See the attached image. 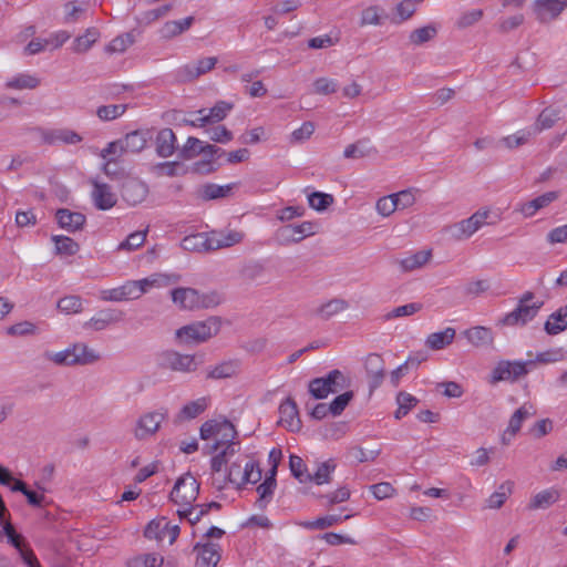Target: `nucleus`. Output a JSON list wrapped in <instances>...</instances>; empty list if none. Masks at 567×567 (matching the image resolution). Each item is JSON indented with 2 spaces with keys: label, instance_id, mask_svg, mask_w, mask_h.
<instances>
[{
  "label": "nucleus",
  "instance_id": "obj_17",
  "mask_svg": "<svg viewBox=\"0 0 567 567\" xmlns=\"http://www.w3.org/2000/svg\"><path fill=\"white\" fill-rule=\"evenodd\" d=\"M91 184L93 186L91 198L97 209L109 210L116 205L117 197L115 193L112 192V187L109 184L99 182L97 179H91Z\"/></svg>",
  "mask_w": 567,
  "mask_h": 567
},
{
  "label": "nucleus",
  "instance_id": "obj_22",
  "mask_svg": "<svg viewBox=\"0 0 567 567\" xmlns=\"http://www.w3.org/2000/svg\"><path fill=\"white\" fill-rule=\"evenodd\" d=\"M123 311L117 309H103L92 317L84 327L92 328L95 331L104 330L112 323H116L123 319Z\"/></svg>",
  "mask_w": 567,
  "mask_h": 567
},
{
  "label": "nucleus",
  "instance_id": "obj_28",
  "mask_svg": "<svg viewBox=\"0 0 567 567\" xmlns=\"http://www.w3.org/2000/svg\"><path fill=\"white\" fill-rule=\"evenodd\" d=\"M558 120H560V110L554 106H548L540 112L534 125L529 128L534 135H537L545 130L551 128Z\"/></svg>",
  "mask_w": 567,
  "mask_h": 567
},
{
  "label": "nucleus",
  "instance_id": "obj_29",
  "mask_svg": "<svg viewBox=\"0 0 567 567\" xmlns=\"http://www.w3.org/2000/svg\"><path fill=\"white\" fill-rule=\"evenodd\" d=\"M194 17H186L181 20L167 21L159 30L162 39L171 40L187 31L194 23Z\"/></svg>",
  "mask_w": 567,
  "mask_h": 567
},
{
  "label": "nucleus",
  "instance_id": "obj_23",
  "mask_svg": "<svg viewBox=\"0 0 567 567\" xmlns=\"http://www.w3.org/2000/svg\"><path fill=\"white\" fill-rule=\"evenodd\" d=\"M463 336L468 343L476 348L492 347L494 343V333L491 328L476 326L463 331Z\"/></svg>",
  "mask_w": 567,
  "mask_h": 567
},
{
  "label": "nucleus",
  "instance_id": "obj_3",
  "mask_svg": "<svg viewBox=\"0 0 567 567\" xmlns=\"http://www.w3.org/2000/svg\"><path fill=\"white\" fill-rule=\"evenodd\" d=\"M199 434L202 440L215 437V442L206 446V453L213 454L223 447L224 444L231 443L237 436V431L228 420H209L202 424Z\"/></svg>",
  "mask_w": 567,
  "mask_h": 567
},
{
  "label": "nucleus",
  "instance_id": "obj_9",
  "mask_svg": "<svg viewBox=\"0 0 567 567\" xmlns=\"http://www.w3.org/2000/svg\"><path fill=\"white\" fill-rule=\"evenodd\" d=\"M535 361H508L502 360L492 371L491 382L501 381L515 382L529 372V367H534Z\"/></svg>",
  "mask_w": 567,
  "mask_h": 567
},
{
  "label": "nucleus",
  "instance_id": "obj_25",
  "mask_svg": "<svg viewBox=\"0 0 567 567\" xmlns=\"http://www.w3.org/2000/svg\"><path fill=\"white\" fill-rule=\"evenodd\" d=\"M239 369L240 361L237 359H230L208 368L206 378L213 380L233 378L237 375Z\"/></svg>",
  "mask_w": 567,
  "mask_h": 567
},
{
  "label": "nucleus",
  "instance_id": "obj_37",
  "mask_svg": "<svg viewBox=\"0 0 567 567\" xmlns=\"http://www.w3.org/2000/svg\"><path fill=\"white\" fill-rule=\"evenodd\" d=\"M535 414L534 406L532 404H523L519 409H517L514 414L511 416L507 433L511 436H515L517 432L520 430L523 422L533 416Z\"/></svg>",
  "mask_w": 567,
  "mask_h": 567
},
{
  "label": "nucleus",
  "instance_id": "obj_12",
  "mask_svg": "<svg viewBox=\"0 0 567 567\" xmlns=\"http://www.w3.org/2000/svg\"><path fill=\"white\" fill-rule=\"evenodd\" d=\"M318 225L313 221H302L298 225H286L277 230V237L281 244L299 243L306 237L317 233Z\"/></svg>",
  "mask_w": 567,
  "mask_h": 567
},
{
  "label": "nucleus",
  "instance_id": "obj_16",
  "mask_svg": "<svg viewBox=\"0 0 567 567\" xmlns=\"http://www.w3.org/2000/svg\"><path fill=\"white\" fill-rule=\"evenodd\" d=\"M364 369L369 383L370 393L377 390L385 378V363L378 353H370L364 360Z\"/></svg>",
  "mask_w": 567,
  "mask_h": 567
},
{
  "label": "nucleus",
  "instance_id": "obj_42",
  "mask_svg": "<svg viewBox=\"0 0 567 567\" xmlns=\"http://www.w3.org/2000/svg\"><path fill=\"white\" fill-rule=\"evenodd\" d=\"M233 188H234V184L217 185V184L209 183L202 187L200 195H202V198L205 200L226 198V197L230 196Z\"/></svg>",
  "mask_w": 567,
  "mask_h": 567
},
{
  "label": "nucleus",
  "instance_id": "obj_53",
  "mask_svg": "<svg viewBox=\"0 0 567 567\" xmlns=\"http://www.w3.org/2000/svg\"><path fill=\"white\" fill-rule=\"evenodd\" d=\"M334 202V198L331 194L322 193V192H312L308 195L309 206L317 210L323 212L329 206H331Z\"/></svg>",
  "mask_w": 567,
  "mask_h": 567
},
{
  "label": "nucleus",
  "instance_id": "obj_62",
  "mask_svg": "<svg viewBox=\"0 0 567 567\" xmlns=\"http://www.w3.org/2000/svg\"><path fill=\"white\" fill-rule=\"evenodd\" d=\"M261 480V470L257 462H247L243 475L240 476V486L251 483L255 484Z\"/></svg>",
  "mask_w": 567,
  "mask_h": 567
},
{
  "label": "nucleus",
  "instance_id": "obj_6",
  "mask_svg": "<svg viewBox=\"0 0 567 567\" xmlns=\"http://www.w3.org/2000/svg\"><path fill=\"white\" fill-rule=\"evenodd\" d=\"M167 416L168 411L165 408L143 413L136 420L135 426L133 429L134 437L138 441H144L154 436Z\"/></svg>",
  "mask_w": 567,
  "mask_h": 567
},
{
  "label": "nucleus",
  "instance_id": "obj_56",
  "mask_svg": "<svg viewBox=\"0 0 567 567\" xmlns=\"http://www.w3.org/2000/svg\"><path fill=\"white\" fill-rule=\"evenodd\" d=\"M146 236H147V229L134 231V233L130 234L126 237V239L118 245L117 250L133 251V250L140 248L141 246H143V244L146 240Z\"/></svg>",
  "mask_w": 567,
  "mask_h": 567
},
{
  "label": "nucleus",
  "instance_id": "obj_13",
  "mask_svg": "<svg viewBox=\"0 0 567 567\" xmlns=\"http://www.w3.org/2000/svg\"><path fill=\"white\" fill-rule=\"evenodd\" d=\"M542 306L543 302H534L533 305H517L513 311L501 318L497 324L501 327L525 326L536 317Z\"/></svg>",
  "mask_w": 567,
  "mask_h": 567
},
{
  "label": "nucleus",
  "instance_id": "obj_50",
  "mask_svg": "<svg viewBox=\"0 0 567 567\" xmlns=\"http://www.w3.org/2000/svg\"><path fill=\"white\" fill-rule=\"evenodd\" d=\"M276 486V478L266 477L265 481L257 487L259 498L256 504L259 508H265L267 506L274 495Z\"/></svg>",
  "mask_w": 567,
  "mask_h": 567
},
{
  "label": "nucleus",
  "instance_id": "obj_49",
  "mask_svg": "<svg viewBox=\"0 0 567 567\" xmlns=\"http://www.w3.org/2000/svg\"><path fill=\"white\" fill-rule=\"evenodd\" d=\"M181 280V276L176 274H155L148 278L142 279L146 290L150 287H167L174 284H177Z\"/></svg>",
  "mask_w": 567,
  "mask_h": 567
},
{
  "label": "nucleus",
  "instance_id": "obj_63",
  "mask_svg": "<svg viewBox=\"0 0 567 567\" xmlns=\"http://www.w3.org/2000/svg\"><path fill=\"white\" fill-rule=\"evenodd\" d=\"M565 359V351L563 348H555L550 350H546L543 352H538L535 358V364H548L563 361Z\"/></svg>",
  "mask_w": 567,
  "mask_h": 567
},
{
  "label": "nucleus",
  "instance_id": "obj_10",
  "mask_svg": "<svg viewBox=\"0 0 567 567\" xmlns=\"http://www.w3.org/2000/svg\"><path fill=\"white\" fill-rule=\"evenodd\" d=\"M567 9V0H534L532 11L540 24H549Z\"/></svg>",
  "mask_w": 567,
  "mask_h": 567
},
{
  "label": "nucleus",
  "instance_id": "obj_55",
  "mask_svg": "<svg viewBox=\"0 0 567 567\" xmlns=\"http://www.w3.org/2000/svg\"><path fill=\"white\" fill-rule=\"evenodd\" d=\"M289 467L292 475L300 483H308L310 480V473H308L306 464L303 460L298 455H290L289 457Z\"/></svg>",
  "mask_w": 567,
  "mask_h": 567
},
{
  "label": "nucleus",
  "instance_id": "obj_2",
  "mask_svg": "<svg viewBox=\"0 0 567 567\" xmlns=\"http://www.w3.org/2000/svg\"><path fill=\"white\" fill-rule=\"evenodd\" d=\"M221 328L219 317H208L203 321H195L176 330V338L185 344L202 343L216 336Z\"/></svg>",
  "mask_w": 567,
  "mask_h": 567
},
{
  "label": "nucleus",
  "instance_id": "obj_4",
  "mask_svg": "<svg viewBox=\"0 0 567 567\" xmlns=\"http://www.w3.org/2000/svg\"><path fill=\"white\" fill-rule=\"evenodd\" d=\"M489 217L491 210L488 208H481L468 218L452 225L450 227L451 236L456 240L467 239L483 226L496 223V220H488Z\"/></svg>",
  "mask_w": 567,
  "mask_h": 567
},
{
  "label": "nucleus",
  "instance_id": "obj_40",
  "mask_svg": "<svg viewBox=\"0 0 567 567\" xmlns=\"http://www.w3.org/2000/svg\"><path fill=\"white\" fill-rule=\"evenodd\" d=\"M514 488V482L512 481H505L502 483L497 491L494 492L487 499H486V507L492 509H498L501 508L504 503L506 502L507 497L512 494Z\"/></svg>",
  "mask_w": 567,
  "mask_h": 567
},
{
  "label": "nucleus",
  "instance_id": "obj_59",
  "mask_svg": "<svg viewBox=\"0 0 567 567\" xmlns=\"http://www.w3.org/2000/svg\"><path fill=\"white\" fill-rule=\"evenodd\" d=\"M422 308H423V305L420 302H411V303H406L403 306H399V307L394 308L393 310H391L390 312H388L384 316V319L392 320L394 318H400V317H410V316H413L414 313L421 311Z\"/></svg>",
  "mask_w": 567,
  "mask_h": 567
},
{
  "label": "nucleus",
  "instance_id": "obj_21",
  "mask_svg": "<svg viewBox=\"0 0 567 567\" xmlns=\"http://www.w3.org/2000/svg\"><path fill=\"white\" fill-rule=\"evenodd\" d=\"M59 226L70 233H74L83 228L86 217L82 213L72 212L68 208H60L55 213Z\"/></svg>",
  "mask_w": 567,
  "mask_h": 567
},
{
  "label": "nucleus",
  "instance_id": "obj_46",
  "mask_svg": "<svg viewBox=\"0 0 567 567\" xmlns=\"http://www.w3.org/2000/svg\"><path fill=\"white\" fill-rule=\"evenodd\" d=\"M181 246L188 251L210 250L208 248V234H195L183 238Z\"/></svg>",
  "mask_w": 567,
  "mask_h": 567
},
{
  "label": "nucleus",
  "instance_id": "obj_32",
  "mask_svg": "<svg viewBox=\"0 0 567 567\" xmlns=\"http://www.w3.org/2000/svg\"><path fill=\"white\" fill-rule=\"evenodd\" d=\"M456 331L452 327L445 328L443 331L433 332L427 336L425 344L432 350H441L451 344L455 338Z\"/></svg>",
  "mask_w": 567,
  "mask_h": 567
},
{
  "label": "nucleus",
  "instance_id": "obj_35",
  "mask_svg": "<svg viewBox=\"0 0 567 567\" xmlns=\"http://www.w3.org/2000/svg\"><path fill=\"white\" fill-rule=\"evenodd\" d=\"M567 329V306L553 312L545 322V331L555 336Z\"/></svg>",
  "mask_w": 567,
  "mask_h": 567
},
{
  "label": "nucleus",
  "instance_id": "obj_45",
  "mask_svg": "<svg viewBox=\"0 0 567 567\" xmlns=\"http://www.w3.org/2000/svg\"><path fill=\"white\" fill-rule=\"evenodd\" d=\"M419 400L412 394L401 391L396 395L398 409L394 413L396 420H401L405 416L416 404Z\"/></svg>",
  "mask_w": 567,
  "mask_h": 567
},
{
  "label": "nucleus",
  "instance_id": "obj_27",
  "mask_svg": "<svg viewBox=\"0 0 567 567\" xmlns=\"http://www.w3.org/2000/svg\"><path fill=\"white\" fill-rule=\"evenodd\" d=\"M101 38V33L97 28H87L83 34L78 35L73 42L71 50L76 54L86 53Z\"/></svg>",
  "mask_w": 567,
  "mask_h": 567
},
{
  "label": "nucleus",
  "instance_id": "obj_33",
  "mask_svg": "<svg viewBox=\"0 0 567 567\" xmlns=\"http://www.w3.org/2000/svg\"><path fill=\"white\" fill-rule=\"evenodd\" d=\"M43 140L48 144L64 143V144H78L82 141V137L74 131L69 128L54 130L45 132Z\"/></svg>",
  "mask_w": 567,
  "mask_h": 567
},
{
  "label": "nucleus",
  "instance_id": "obj_20",
  "mask_svg": "<svg viewBox=\"0 0 567 567\" xmlns=\"http://www.w3.org/2000/svg\"><path fill=\"white\" fill-rule=\"evenodd\" d=\"M177 137L172 128L165 127L157 132L155 137V152L157 156L167 158L177 151Z\"/></svg>",
  "mask_w": 567,
  "mask_h": 567
},
{
  "label": "nucleus",
  "instance_id": "obj_47",
  "mask_svg": "<svg viewBox=\"0 0 567 567\" xmlns=\"http://www.w3.org/2000/svg\"><path fill=\"white\" fill-rule=\"evenodd\" d=\"M135 42V38L132 32L123 33L116 38H114L106 47L105 52L113 53H123L125 52L133 43Z\"/></svg>",
  "mask_w": 567,
  "mask_h": 567
},
{
  "label": "nucleus",
  "instance_id": "obj_54",
  "mask_svg": "<svg viewBox=\"0 0 567 567\" xmlns=\"http://www.w3.org/2000/svg\"><path fill=\"white\" fill-rule=\"evenodd\" d=\"M558 499V493L556 491L546 489L536 494L530 504V509L547 508Z\"/></svg>",
  "mask_w": 567,
  "mask_h": 567
},
{
  "label": "nucleus",
  "instance_id": "obj_15",
  "mask_svg": "<svg viewBox=\"0 0 567 567\" xmlns=\"http://www.w3.org/2000/svg\"><path fill=\"white\" fill-rule=\"evenodd\" d=\"M121 195L125 203L136 206L145 200L148 195L146 183L136 177H126L121 186Z\"/></svg>",
  "mask_w": 567,
  "mask_h": 567
},
{
  "label": "nucleus",
  "instance_id": "obj_64",
  "mask_svg": "<svg viewBox=\"0 0 567 567\" xmlns=\"http://www.w3.org/2000/svg\"><path fill=\"white\" fill-rule=\"evenodd\" d=\"M58 308L65 313H78L82 311V299L79 296H66L58 301Z\"/></svg>",
  "mask_w": 567,
  "mask_h": 567
},
{
  "label": "nucleus",
  "instance_id": "obj_8",
  "mask_svg": "<svg viewBox=\"0 0 567 567\" xmlns=\"http://www.w3.org/2000/svg\"><path fill=\"white\" fill-rule=\"evenodd\" d=\"M158 365L162 369L179 373H192L198 368L194 354H184L175 350H165L158 355Z\"/></svg>",
  "mask_w": 567,
  "mask_h": 567
},
{
  "label": "nucleus",
  "instance_id": "obj_5",
  "mask_svg": "<svg viewBox=\"0 0 567 567\" xmlns=\"http://www.w3.org/2000/svg\"><path fill=\"white\" fill-rule=\"evenodd\" d=\"M347 385V378L338 370H331L326 377L316 378L309 383L310 394L318 400L326 399L330 393H337Z\"/></svg>",
  "mask_w": 567,
  "mask_h": 567
},
{
  "label": "nucleus",
  "instance_id": "obj_1",
  "mask_svg": "<svg viewBox=\"0 0 567 567\" xmlns=\"http://www.w3.org/2000/svg\"><path fill=\"white\" fill-rule=\"evenodd\" d=\"M43 357L60 367L89 365L101 358L95 350L82 342L73 343L58 352L45 351Z\"/></svg>",
  "mask_w": 567,
  "mask_h": 567
},
{
  "label": "nucleus",
  "instance_id": "obj_14",
  "mask_svg": "<svg viewBox=\"0 0 567 567\" xmlns=\"http://www.w3.org/2000/svg\"><path fill=\"white\" fill-rule=\"evenodd\" d=\"M218 62L216 56H206L181 66L177 76L182 82H192L212 71Z\"/></svg>",
  "mask_w": 567,
  "mask_h": 567
},
{
  "label": "nucleus",
  "instance_id": "obj_39",
  "mask_svg": "<svg viewBox=\"0 0 567 567\" xmlns=\"http://www.w3.org/2000/svg\"><path fill=\"white\" fill-rule=\"evenodd\" d=\"M377 154L369 140H359L355 143L349 144L343 152L346 158H362Z\"/></svg>",
  "mask_w": 567,
  "mask_h": 567
},
{
  "label": "nucleus",
  "instance_id": "obj_31",
  "mask_svg": "<svg viewBox=\"0 0 567 567\" xmlns=\"http://www.w3.org/2000/svg\"><path fill=\"white\" fill-rule=\"evenodd\" d=\"M233 106L234 105L231 103L219 101L209 110L200 109L197 111V113L207 120V124H214L223 121L233 110Z\"/></svg>",
  "mask_w": 567,
  "mask_h": 567
},
{
  "label": "nucleus",
  "instance_id": "obj_19",
  "mask_svg": "<svg viewBox=\"0 0 567 567\" xmlns=\"http://www.w3.org/2000/svg\"><path fill=\"white\" fill-rule=\"evenodd\" d=\"M278 424L285 426L290 432H298L301 429L299 411L295 400L287 398L279 406Z\"/></svg>",
  "mask_w": 567,
  "mask_h": 567
},
{
  "label": "nucleus",
  "instance_id": "obj_11",
  "mask_svg": "<svg viewBox=\"0 0 567 567\" xmlns=\"http://www.w3.org/2000/svg\"><path fill=\"white\" fill-rule=\"evenodd\" d=\"M1 525L3 527L4 535L8 537V542L17 549L22 563L27 567H41L33 550L24 544L23 536L16 532L12 524L8 520H3V524Z\"/></svg>",
  "mask_w": 567,
  "mask_h": 567
},
{
  "label": "nucleus",
  "instance_id": "obj_61",
  "mask_svg": "<svg viewBox=\"0 0 567 567\" xmlns=\"http://www.w3.org/2000/svg\"><path fill=\"white\" fill-rule=\"evenodd\" d=\"M125 110V104L102 105L97 107L96 115L102 121H112L124 114Z\"/></svg>",
  "mask_w": 567,
  "mask_h": 567
},
{
  "label": "nucleus",
  "instance_id": "obj_36",
  "mask_svg": "<svg viewBox=\"0 0 567 567\" xmlns=\"http://www.w3.org/2000/svg\"><path fill=\"white\" fill-rule=\"evenodd\" d=\"M349 308L348 301L341 298H333L315 310V315L323 320H328L331 317Z\"/></svg>",
  "mask_w": 567,
  "mask_h": 567
},
{
  "label": "nucleus",
  "instance_id": "obj_44",
  "mask_svg": "<svg viewBox=\"0 0 567 567\" xmlns=\"http://www.w3.org/2000/svg\"><path fill=\"white\" fill-rule=\"evenodd\" d=\"M337 464L333 460H328L318 465L316 472L310 474L309 482H315L317 485H322L331 482V474L334 472Z\"/></svg>",
  "mask_w": 567,
  "mask_h": 567
},
{
  "label": "nucleus",
  "instance_id": "obj_57",
  "mask_svg": "<svg viewBox=\"0 0 567 567\" xmlns=\"http://www.w3.org/2000/svg\"><path fill=\"white\" fill-rule=\"evenodd\" d=\"M533 136H535V135L532 132V130L528 127V128L517 131L516 133H514L512 135L503 137L502 142L504 143V145L506 147L515 148V147H518V146L527 143Z\"/></svg>",
  "mask_w": 567,
  "mask_h": 567
},
{
  "label": "nucleus",
  "instance_id": "obj_43",
  "mask_svg": "<svg viewBox=\"0 0 567 567\" xmlns=\"http://www.w3.org/2000/svg\"><path fill=\"white\" fill-rule=\"evenodd\" d=\"M40 85V79L28 73H20L7 81L6 86L13 90H33Z\"/></svg>",
  "mask_w": 567,
  "mask_h": 567
},
{
  "label": "nucleus",
  "instance_id": "obj_38",
  "mask_svg": "<svg viewBox=\"0 0 567 567\" xmlns=\"http://www.w3.org/2000/svg\"><path fill=\"white\" fill-rule=\"evenodd\" d=\"M351 517H352V515H350V514L346 515L343 517L340 515L331 514V515L318 517L315 520L300 522V523H298V525L303 528H307V529H326L328 527H331L333 525L342 523L343 520H347Z\"/></svg>",
  "mask_w": 567,
  "mask_h": 567
},
{
  "label": "nucleus",
  "instance_id": "obj_58",
  "mask_svg": "<svg viewBox=\"0 0 567 567\" xmlns=\"http://www.w3.org/2000/svg\"><path fill=\"white\" fill-rule=\"evenodd\" d=\"M123 300L137 299L146 292V288L142 280L127 281L120 287Z\"/></svg>",
  "mask_w": 567,
  "mask_h": 567
},
{
  "label": "nucleus",
  "instance_id": "obj_18",
  "mask_svg": "<svg viewBox=\"0 0 567 567\" xmlns=\"http://www.w3.org/2000/svg\"><path fill=\"white\" fill-rule=\"evenodd\" d=\"M244 233L235 229L213 230L208 234V248L210 250H218L228 248L241 243Z\"/></svg>",
  "mask_w": 567,
  "mask_h": 567
},
{
  "label": "nucleus",
  "instance_id": "obj_48",
  "mask_svg": "<svg viewBox=\"0 0 567 567\" xmlns=\"http://www.w3.org/2000/svg\"><path fill=\"white\" fill-rule=\"evenodd\" d=\"M431 258V251H417L406 258L400 260L403 271H411L424 266Z\"/></svg>",
  "mask_w": 567,
  "mask_h": 567
},
{
  "label": "nucleus",
  "instance_id": "obj_30",
  "mask_svg": "<svg viewBox=\"0 0 567 567\" xmlns=\"http://www.w3.org/2000/svg\"><path fill=\"white\" fill-rule=\"evenodd\" d=\"M558 197H559L558 192H554V190L547 192V193L525 203L522 206L520 212L523 213L524 216L530 217L539 209L545 208L549 204L555 202Z\"/></svg>",
  "mask_w": 567,
  "mask_h": 567
},
{
  "label": "nucleus",
  "instance_id": "obj_34",
  "mask_svg": "<svg viewBox=\"0 0 567 567\" xmlns=\"http://www.w3.org/2000/svg\"><path fill=\"white\" fill-rule=\"evenodd\" d=\"M125 153H138L146 147L147 137L143 131H133L120 138Z\"/></svg>",
  "mask_w": 567,
  "mask_h": 567
},
{
  "label": "nucleus",
  "instance_id": "obj_51",
  "mask_svg": "<svg viewBox=\"0 0 567 567\" xmlns=\"http://www.w3.org/2000/svg\"><path fill=\"white\" fill-rule=\"evenodd\" d=\"M55 251L59 255L73 256L80 250V246L72 238L66 236H53Z\"/></svg>",
  "mask_w": 567,
  "mask_h": 567
},
{
  "label": "nucleus",
  "instance_id": "obj_24",
  "mask_svg": "<svg viewBox=\"0 0 567 567\" xmlns=\"http://www.w3.org/2000/svg\"><path fill=\"white\" fill-rule=\"evenodd\" d=\"M194 550L198 551L196 560L198 567H216L220 559L218 546L213 543L196 544Z\"/></svg>",
  "mask_w": 567,
  "mask_h": 567
},
{
  "label": "nucleus",
  "instance_id": "obj_26",
  "mask_svg": "<svg viewBox=\"0 0 567 567\" xmlns=\"http://www.w3.org/2000/svg\"><path fill=\"white\" fill-rule=\"evenodd\" d=\"M173 302L182 309H198V290L194 288H175L171 291Z\"/></svg>",
  "mask_w": 567,
  "mask_h": 567
},
{
  "label": "nucleus",
  "instance_id": "obj_52",
  "mask_svg": "<svg viewBox=\"0 0 567 567\" xmlns=\"http://www.w3.org/2000/svg\"><path fill=\"white\" fill-rule=\"evenodd\" d=\"M437 30L434 25H425L413 30L409 35V40L413 45H421L434 39Z\"/></svg>",
  "mask_w": 567,
  "mask_h": 567
},
{
  "label": "nucleus",
  "instance_id": "obj_60",
  "mask_svg": "<svg viewBox=\"0 0 567 567\" xmlns=\"http://www.w3.org/2000/svg\"><path fill=\"white\" fill-rule=\"evenodd\" d=\"M163 563L164 558L162 556H157L156 554H144L132 558L127 565L128 567H161Z\"/></svg>",
  "mask_w": 567,
  "mask_h": 567
},
{
  "label": "nucleus",
  "instance_id": "obj_7",
  "mask_svg": "<svg viewBox=\"0 0 567 567\" xmlns=\"http://www.w3.org/2000/svg\"><path fill=\"white\" fill-rule=\"evenodd\" d=\"M198 493L199 483L190 473H186L176 481L169 497L174 504L183 508L193 505Z\"/></svg>",
  "mask_w": 567,
  "mask_h": 567
},
{
  "label": "nucleus",
  "instance_id": "obj_41",
  "mask_svg": "<svg viewBox=\"0 0 567 567\" xmlns=\"http://www.w3.org/2000/svg\"><path fill=\"white\" fill-rule=\"evenodd\" d=\"M208 406V399L203 396L197 400L190 401L187 404H185L177 417L179 420H193L197 417L199 414H202Z\"/></svg>",
  "mask_w": 567,
  "mask_h": 567
}]
</instances>
